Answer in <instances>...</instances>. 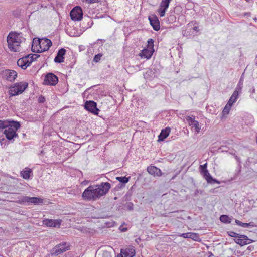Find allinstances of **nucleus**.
Masks as SVG:
<instances>
[{"instance_id":"1","label":"nucleus","mask_w":257,"mask_h":257,"mask_svg":"<svg viewBox=\"0 0 257 257\" xmlns=\"http://www.w3.org/2000/svg\"><path fill=\"white\" fill-rule=\"evenodd\" d=\"M110 188V184L108 182H102L100 184L90 185L83 191L82 197L86 201H96L105 195Z\"/></svg>"},{"instance_id":"2","label":"nucleus","mask_w":257,"mask_h":257,"mask_svg":"<svg viewBox=\"0 0 257 257\" xmlns=\"http://www.w3.org/2000/svg\"><path fill=\"white\" fill-rule=\"evenodd\" d=\"M23 39V38L20 34L10 32L7 37V42L10 50L14 52L20 51V44Z\"/></svg>"},{"instance_id":"3","label":"nucleus","mask_w":257,"mask_h":257,"mask_svg":"<svg viewBox=\"0 0 257 257\" xmlns=\"http://www.w3.org/2000/svg\"><path fill=\"white\" fill-rule=\"evenodd\" d=\"M28 85V83L26 82H19L15 83L13 86L9 88L10 96H16L22 93L27 88Z\"/></svg>"},{"instance_id":"4","label":"nucleus","mask_w":257,"mask_h":257,"mask_svg":"<svg viewBox=\"0 0 257 257\" xmlns=\"http://www.w3.org/2000/svg\"><path fill=\"white\" fill-rule=\"evenodd\" d=\"M20 127V124L19 122L12 121L11 125H9V127H7L4 131L7 139L11 140L16 137L17 136L16 131Z\"/></svg>"},{"instance_id":"5","label":"nucleus","mask_w":257,"mask_h":257,"mask_svg":"<svg viewBox=\"0 0 257 257\" xmlns=\"http://www.w3.org/2000/svg\"><path fill=\"white\" fill-rule=\"evenodd\" d=\"M69 249V246L64 242L60 243L54 247L50 251L52 255H58L66 251Z\"/></svg>"},{"instance_id":"6","label":"nucleus","mask_w":257,"mask_h":257,"mask_svg":"<svg viewBox=\"0 0 257 257\" xmlns=\"http://www.w3.org/2000/svg\"><path fill=\"white\" fill-rule=\"evenodd\" d=\"M70 16L73 21H78L81 20L83 16L82 9L79 6L74 7L71 11Z\"/></svg>"},{"instance_id":"7","label":"nucleus","mask_w":257,"mask_h":257,"mask_svg":"<svg viewBox=\"0 0 257 257\" xmlns=\"http://www.w3.org/2000/svg\"><path fill=\"white\" fill-rule=\"evenodd\" d=\"M186 120L188 125L191 126L192 128L197 133H199L201 130V125L199 122L195 119V116L193 115L187 116Z\"/></svg>"},{"instance_id":"8","label":"nucleus","mask_w":257,"mask_h":257,"mask_svg":"<svg viewBox=\"0 0 257 257\" xmlns=\"http://www.w3.org/2000/svg\"><path fill=\"white\" fill-rule=\"evenodd\" d=\"M85 108L94 114H98L99 110L97 108V104L93 101H87L85 103Z\"/></svg>"},{"instance_id":"9","label":"nucleus","mask_w":257,"mask_h":257,"mask_svg":"<svg viewBox=\"0 0 257 257\" xmlns=\"http://www.w3.org/2000/svg\"><path fill=\"white\" fill-rule=\"evenodd\" d=\"M52 44V43L50 40L47 38H42L40 42V45L39 46V50H36V51H39V52L47 51Z\"/></svg>"},{"instance_id":"10","label":"nucleus","mask_w":257,"mask_h":257,"mask_svg":"<svg viewBox=\"0 0 257 257\" xmlns=\"http://www.w3.org/2000/svg\"><path fill=\"white\" fill-rule=\"evenodd\" d=\"M58 81L57 77L52 73L48 74L44 79V83L46 85H55L57 84Z\"/></svg>"},{"instance_id":"11","label":"nucleus","mask_w":257,"mask_h":257,"mask_svg":"<svg viewBox=\"0 0 257 257\" xmlns=\"http://www.w3.org/2000/svg\"><path fill=\"white\" fill-rule=\"evenodd\" d=\"M3 74L6 79L10 82L14 81L17 77V73L13 70H5L3 71Z\"/></svg>"},{"instance_id":"12","label":"nucleus","mask_w":257,"mask_h":257,"mask_svg":"<svg viewBox=\"0 0 257 257\" xmlns=\"http://www.w3.org/2000/svg\"><path fill=\"white\" fill-rule=\"evenodd\" d=\"M171 1L172 0H161L160 8L158 10L160 17H163L165 16V12L168 8L170 3Z\"/></svg>"},{"instance_id":"13","label":"nucleus","mask_w":257,"mask_h":257,"mask_svg":"<svg viewBox=\"0 0 257 257\" xmlns=\"http://www.w3.org/2000/svg\"><path fill=\"white\" fill-rule=\"evenodd\" d=\"M29 55L20 58L17 61V65L23 69H26L31 64L29 60Z\"/></svg>"},{"instance_id":"14","label":"nucleus","mask_w":257,"mask_h":257,"mask_svg":"<svg viewBox=\"0 0 257 257\" xmlns=\"http://www.w3.org/2000/svg\"><path fill=\"white\" fill-rule=\"evenodd\" d=\"M61 223V220L60 219H46L43 220V224L48 227H53L59 228Z\"/></svg>"},{"instance_id":"15","label":"nucleus","mask_w":257,"mask_h":257,"mask_svg":"<svg viewBox=\"0 0 257 257\" xmlns=\"http://www.w3.org/2000/svg\"><path fill=\"white\" fill-rule=\"evenodd\" d=\"M242 83H241V80L239 81V85L236 87L235 90L233 92L231 96L230 97L229 101L227 102V104H230V105L232 106L233 104L235 103L236 101V99L239 95V90H241V85Z\"/></svg>"},{"instance_id":"16","label":"nucleus","mask_w":257,"mask_h":257,"mask_svg":"<svg viewBox=\"0 0 257 257\" xmlns=\"http://www.w3.org/2000/svg\"><path fill=\"white\" fill-rule=\"evenodd\" d=\"M234 241L238 244L242 246L248 244L252 242V240L249 239L246 236L240 235L238 238L234 239Z\"/></svg>"},{"instance_id":"17","label":"nucleus","mask_w":257,"mask_h":257,"mask_svg":"<svg viewBox=\"0 0 257 257\" xmlns=\"http://www.w3.org/2000/svg\"><path fill=\"white\" fill-rule=\"evenodd\" d=\"M149 20L151 25L155 31H158L160 29V22L157 17L153 15L149 17Z\"/></svg>"},{"instance_id":"18","label":"nucleus","mask_w":257,"mask_h":257,"mask_svg":"<svg viewBox=\"0 0 257 257\" xmlns=\"http://www.w3.org/2000/svg\"><path fill=\"white\" fill-rule=\"evenodd\" d=\"M147 170L150 174L154 176L160 177L162 175L161 170L155 166H150L148 167Z\"/></svg>"},{"instance_id":"19","label":"nucleus","mask_w":257,"mask_h":257,"mask_svg":"<svg viewBox=\"0 0 257 257\" xmlns=\"http://www.w3.org/2000/svg\"><path fill=\"white\" fill-rule=\"evenodd\" d=\"M122 257H133L135 255V250L134 247H130L121 249Z\"/></svg>"},{"instance_id":"20","label":"nucleus","mask_w":257,"mask_h":257,"mask_svg":"<svg viewBox=\"0 0 257 257\" xmlns=\"http://www.w3.org/2000/svg\"><path fill=\"white\" fill-rule=\"evenodd\" d=\"M184 238H191L193 240L200 241H201L199 235L197 233H193V232H188L181 234L179 235Z\"/></svg>"},{"instance_id":"21","label":"nucleus","mask_w":257,"mask_h":257,"mask_svg":"<svg viewBox=\"0 0 257 257\" xmlns=\"http://www.w3.org/2000/svg\"><path fill=\"white\" fill-rule=\"evenodd\" d=\"M65 53L66 50L64 48L60 49L58 51L56 56L54 58L55 62L59 63L63 62L64 60V56L65 55Z\"/></svg>"},{"instance_id":"22","label":"nucleus","mask_w":257,"mask_h":257,"mask_svg":"<svg viewBox=\"0 0 257 257\" xmlns=\"http://www.w3.org/2000/svg\"><path fill=\"white\" fill-rule=\"evenodd\" d=\"M171 129L170 127H166L162 130L159 136L158 141H162L166 139L169 135Z\"/></svg>"},{"instance_id":"23","label":"nucleus","mask_w":257,"mask_h":257,"mask_svg":"<svg viewBox=\"0 0 257 257\" xmlns=\"http://www.w3.org/2000/svg\"><path fill=\"white\" fill-rule=\"evenodd\" d=\"M201 173L203 175V177L208 183L217 182V183H219V182L218 181L212 178L210 173H209L208 170H204V171H203Z\"/></svg>"},{"instance_id":"24","label":"nucleus","mask_w":257,"mask_h":257,"mask_svg":"<svg viewBox=\"0 0 257 257\" xmlns=\"http://www.w3.org/2000/svg\"><path fill=\"white\" fill-rule=\"evenodd\" d=\"M42 39H37V38H34L32 45V50L34 52H39V51H36V50H39V46L40 45V42H41Z\"/></svg>"},{"instance_id":"25","label":"nucleus","mask_w":257,"mask_h":257,"mask_svg":"<svg viewBox=\"0 0 257 257\" xmlns=\"http://www.w3.org/2000/svg\"><path fill=\"white\" fill-rule=\"evenodd\" d=\"M153 54V52L151 50L144 49H143L141 53H140L139 55L142 58H146L147 59L151 58Z\"/></svg>"},{"instance_id":"26","label":"nucleus","mask_w":257,"mask_h":257,"mask_svg":"<svg viewBox=\"0 0 257 257\" xmlns=\"http://www.w3.org/2000/svg\"><path fill=\"white\" fill-rule=\"evenodd\" d=\"M30 197L28 196H21L20 197L19 200L16 201L17 203L22 204H28L29 205Z\"/></svg>"},{"instance_id":"27","label":"nucleus","mask_w":257,"mask_h":257,"mask_svg":"<svg viewBox=\"0 0 257 257\" xmlns=\"http://www.w3.org/2000/svg\"><path fill=\"white\" fill-rule=\"evenodd\" d=\"M31 173V169L26 168V169L25 170L21 171V174L24 179H28L30 178Z\"/></svg>"},{"instance_id":"28","label":"nucleus","mask_w":257,"mask_h":257,"mask_svg":"<svg viewBox=\"0 0 257 257\" xmlns=\"http://www.w3.org/2000/svg\"><path fill=\"white\" fill-rule=\"evenodd\" d=\"M43 203V199L38 197H30L29 204L33 203L34 204H38Z\"/></svg>"},{"instance_id":"29","label":"nucleus","mask_w":257,"mask_h":257,"mask_svg":"<svg viewBox=\"0 0 257 257\" xmlns=\"http://www.w3.org/2000/svg\"><path fill=\"white\" fill-rule=\"evenodd\" d=\"M12 121L8 120H0V129H6L11 125Z\"/></svg>"},{"instance_id":"30","label":"nucleus","mask_w":257,"mask_h":257,"mask_svg":"<svg viewBox=\"0 0 257 257\" xmlns=\"http://www.w3.org/2000/svg\"><path fill=\"white\" fill-rule=\"evenodd\" d=\"M220 220L223 223H230L231 221V219L227 215H222L220 217Z\"/></svg>"},{"instance_id":"31","label":"nucleus","mask_w":257,"mask_h":257,"mask_svg":"<svg viewBox=\"0 0 257 257\" xmlns=\"http://www.w3.org/2000/svg\"><path fill=\"white\" fill-rule=\"evenodd\" d=\"M231 107H232V106L230 105V104H228L227 103V104L225 105V106L224 107V108L223 110V111H222L223 115H227L229 113V111L231 109Z\"/></svg>"},{"instance_id":"32","label":"nucleus","mask_w":257,"mask_h":257,"mask_svg":"<svg viewBox=\"0 0 257 257\" xmlns=\"http://www.w3.org/2000/svg\"><path fill=\"white\" fill-rule=\"evenodd\" d=\"M116 179L120 182L123 183H126L129 181V178H127L126 177H117Z\"/></svg>"},{"instance_id":"33","label":"nucleus","mask_w":257,"mask_h":257,"mask_svg":"<svg viewBox=\"0 0 257 257\" xmlns=\"http://www.w3.org/2000/svg\"><path fill=\"white\" fill-rule=\"evenodd\" d=\"M29 55V60H30L31 64L32 63L33 61H36L37 59L40 57V55L38 54H31Z\"/></svg>"},{"instance_id":"34","label":"nucleus","mask_w":257,"mask_h":257,"mask_svg":"<svg viewBox=\"0 0 257 257\" xmlns=\"http://www.w3.org/2000/svg\"><path fill=\"white\" fill-rule=\"evenodd\" d=\"M227 233L230 236L235 238V239L238 238L240 236V234L233 231H229Z\"/></svg>"},{"instance_id":"35","label":"nucleus","mask_w":257,"mask_h":257,"mask_svg":"<svg viewBox=\"0 0 257 257\" xmlns=\"http://www.w3.org/2000/svg\"><path fill=\"white\" fill-rule=\"evenodd\" d=\"M102 56V55L101 54H98L97 55H95L94 56V58L93 59V61L95 62H98L101 59V57Z\"/></svg>"},{"instance_id":"36","label":"nucleus","mask_w":257,"mask_h":257,"mask_svg":"<svg viewBox=\"0 0 257 257\" xmlns=\"http://www.w3.org/2000/svg\"><path fill=\"white\" fill-rule=\"evenodd\" d=\"M100 257H112L111 253L108 251H103Z\"/></svg>"},{"instance_id":"37","label":"nucleus","mask_w":257,"mask_h":257,"mask_svg":"<svg viewBox=\"0 0 257 257\" xmlns=\"http://www.w3.org/2000/svg\"><path fill=\"white\" fill-rule=\"evenodd\" d=\"M207 163H205L204 165H200L199 168H200L201 172L204 171V170H207Z\"/></svg>"},{"instance_id":"38","label":"nucleus","mask_w":257,"mask_h":257,"mask_svg":"<svg viewBox=\"0 0 257 257\" xmlns=\"http://www.w3.org/2000/svg\"><path fill=\"white\" fill-rule=\"evenodd\" d=\"M101 1V0H83V2H85L89 4L98 3V2H100Z\"/></svg>"},{"instance_id":"39","label":"nucleus","mask_w":257,"mask_h":257,"mask_svg":"<svg viewBox=\"0 0 257 257\" xmlns=\"http://www.w3.org/2000/svg\"><path fill=\"white\" fill-rule=\"evenodd\" d=\"M249 226H253V224H252V223H243V224H242V227H244V228H246V227H248Z\"/></svg>"},{"instance_id":"40","label":"nucleus","mask_w":257,"mask_h":257,"mask_svg":"<svg viewBox=\"0 0 257 257\" xmlns=\"http://www.w3.org/2000/svg\"><path fill=\"white\" fill-rule=\"evenodd\" d=\"M148 45L149 46H150L151 48L153 47V40L152 39H149L148 41Z\"/></svg>"},{"instance_id":"41","label":"nucleus","mask_w":257,"mask_h":257,"mask_svg":"<svg viewBox=\"0 0 257 257\" xmlns=\"http://www.w3.org/2000/svg\"><path fill=\"white\" fill-rule=\"evenodd\" d=\"M235 223H236L237 225H239V226H242V224H243V223L241 222V221H240L239 220H235Z\"/></svg>"},{"instance_id":"42","label":"nucleus","mask_w":257,"mask_h":257,"mask_svg":"<svg viewBox=\"0 0 257 257\" xmlns=\"http://www.w3.org/2000/svg\"><path fill=\"white\" fill-rule=\"evenodd\" d=\"M44 101H45V98L44 97H40L39 98V102L43 103L44 102Z\"/></svg>"},{"instance_id":"43","label":"nucleus","mask_w":257,"mask_h":257,"mask_svg":"<svg viewBox=\"0 0 257 257\" xmlns=\"http://www.w3.org/2000/svg\"><path fill=\"white\" fill-rule=\"evenodd\" d=\"M193 30L195 31H198V27L197 26H194L193 27Z\"/></svg>"},{"instance_id":"44","label":"nucleus","mask_w":257,"mask_h":257,"mask_svg":"<svg viewBox=\"0 0 257 257\" xmlns=\"http://www.w3.org/2000/svg\"><path fill=\"white\" fill-rule=\"evenodd\" d=\"M121 230L122 232H125V231H126L127 230V228H123L122 229H121Z\"/></svg>"},{"instance_id":"45","label":"nucleus","mask_w":257,"mask_h":257,"mask_svg":"<svg viewBox=\"0 0 257 257\" xmlns=\"http://www.w3.org/2000/svg\"><path fill=\"white\" fill-rule=\"evenodd\" d=\"M246 1H248V0H246Z\"/></svg>"}]
</instances>
